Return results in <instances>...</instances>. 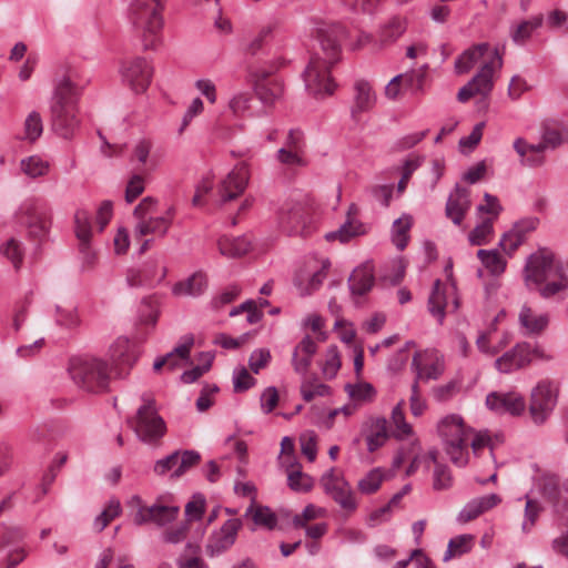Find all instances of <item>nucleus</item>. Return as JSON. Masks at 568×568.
<instances>
[{"instance_id":"obj_1","label":"nucleus","mask_w":568,"mask_h":568,"mask_svg":"<svg viewBox=\"0 0 568 568\" xmlns=\"http://www.w3.org/2000/svg\"><path fill=\"white\" fill-rule=\"evenodd\" d=\"M321 52H316L304 71L306 90L315 95H328L335 90V83L329 75L331 68L339 60L341 45L346 38L344 27L329 26L320 30Z\"/></svg>"},{"instance_id":"obj_2","label":"nucleus","mask_w":568,"mask_h":568,"mask_svg":"<svg viewBox=\"0 0 568 568\" xmlns=\"http://www.w3.org/2000/svg\"><path fill=\"white\" fill-rule=\"evenodd\" d=\"M78 98V88L68 77L57 81L50 101V122L52 131L60 138L71 139L80 126Z\"/></svg>"},{"instance_id":"obj_3","label":"nucleus","mask_w":568,"mask_h":568,"mask_svg":"<svg viewBox=\"0 0 568 568\" xmlns=\"http://www.w3.org/2000/svg\"><path fill=\"white\" fill-rule=\"evenodd\" d=\"M163 0H133L130 4V22L140 34L145 50L156 48L158 34L163 27Z\"/></svg>"},{"instance_id":"obj_4","label":"nucleus","mask_w":568,"mask_h":568,"mask_svg":"<svg viewBox=\"0 0 568 568\" xmlns=\"http://www.w3.org/2000/svg\"><path fill=\"white\" fill-rule=\"evenodd\" d=\"M158 199L153 196L143 197L133 210V216L136 220L134 225L135 236L153 235L156 237H164L175 216V207L169 206L163 214L158 213Z\"/></svg>"},{"instance_id":"obj_5","label":"nucleus","mask_w":568,"mask_h":568,"mask_svg":"<svg viewBox=\"0 0 568 568\" xmlns=\"http://www.w3.org/2000/svg\"><path fill=\"white\" fill-rule=\"evenodd\" d=\"M69 373L73 382L88 392H103L109 386V367L102 359L94 357L72 358Z\"/></svg>"},{"instance_id":"obj_6","label":"nucleus","mask_w":568,"mask_h":568,"mask_svg":"<svg viewBox=\"0 0 568 568\" xmlns=\"http://www.w3.org/2000/svg\"><path fill=\"white\" fill-rule=\"evenodd\" d=\"M143 404L138 408L133 418V429L140 440L146 444H154L161 439L166 432L164 419L159 415L155 400L151 395L142 396Z\"/></svg>"},{"instance_id":"obj_7","label":"nucleus","mask_w":568,"mask_h":568,"mask_svg":"<svg viewBox=\"0 0 568 568\" xmlns=\"http://www.w3.org/2000/svg\"><path fill=\"white\" fill-rule=\"evenodd\" d=\"M129 505L135 510L133 523L136 526L154 524L163 527L174 521L180 513V507L165 504L164 497H159L152 505H146L140 496L135 495L131 497Z\"/></svg>"},{"instance_id":"obj_8","label":"nucleus","mask_w":568,"mask_h":568,"mask_svg":"<svg viewBox=\"0 0 568 568\" xmlns=\"http://www.w3.org/2000/svg\"><path fill=\"white\" fill-rule=\"evenodd\" d=\"M501 67L503 58L495 49L490 60L485 62L468 83L459 89L457 93L458 101L465 103L475 95H489L494 88V75Z\"/></svg>"},{"instance_id":"obj_9","label":"nucleus","mask_w":568,"mask_h":568,"mask_svg":"<svg viewBox=\"0 0 568 568\" xmlns=\"http://www.w3.org/2000/svg\"><path fill=\"white\" fill-rule=\"evenodd\" d=\"M559 387L549 379L540 381L531 390L529 414L535 424H544L554 412L558 399Z\"/></svg>"},{"instance_id":"obj_10","label":"nucleus","mask_w":568,"mask_h":568,"mask_svg":"<svg viewBox=\"0 0 568 568\" xmlns=\"http://www.w3.org/2000/svg\"><path fill=\"white\" fill-rule=\"evenodd\" d=\"M19 219L27 226L31 236L43 239L48 235L51 226V210L44 202L29 199L21 204Z\"/></svg>"},{"instance_id":"obj_11","label":"nucleus","mask_w":568,"mask_h":568,"mask_svg":"<svg viewBox=\"0 0 568 568\" xmlns=\"http://www.w3.org/2000/svg\"><path fill=\"white\" fill-rule=\"evenodd\" d=\"M458 308L459 296L456 284L436 280L428 298L429 313L442 324L447 313L456 312Z\"/></svg>"},{"instance_id":"obj_12","label":"nucleus","mask_w":568,"mask_h":568,"mask_svg":"<svg viewBox=\"0 0 568 568\" xmlns=\"http://www.w3.org/2000/svg\"><path fill=\"white\" fill-rule=\"evenodd\" d=\"M561 261L547 250H538L532 253L525 265V281L528 286H542L552 276Z\"/></svg>"},{"instance_id":"obj_13","label":"nucleus","mask_w":568,"mask_h":568,"mask_svg":"<svg viewBox=\"0 0 568 568\" xmlns=\"http://www.w3.org/2000/svg\"><path fill=\"white\" fill-rule=\"evenodd\" d=\"M320 481L324 493L338 504L341 508L349 513L356 510V498L349 483L344 478L342 473H337L334 468H331L322 475Z\"/></svg>"},{"instance_id":"obj_14","label":"nucleus","mask_w":568,"mask_h":568,"mask_svg":"<svg viewBox=\"0 0 568 568\" xmlns=\"http://www.w3.org/2000/svg\"><path fill=\"white\" fill-rule=\"evenodd\" d=\"M331 266L328 258L317 261L310 258L294 277V286L301 296H307L320 290L327 277V270Z\"/></svg>"},{"instance_id":"obj_15","label":"nucleus","mask_w":568,"mask_h":568,"mask_svg":"<svg viewBox=\"0 0 568 568\" xmlns=\"http://www.w3.org/2000/svg\"><path fill=\"white\" fill-rule=\"evenodd\" d=\"M120 73L123 83L134 93H143L151 83L153 68L145 58L135 57L122 62Z\"/></svg>"},{"instance_id":"obj_16","label":"nucleus","mask_w":568,"mask_h":568,"mask_svg":"<svg viewBox=\"0 0 568 568\" xmlns=\"http://www.w3.org/2000/svg\"><path fill=\"white\" fill-rule=\"evenodd\" d=\"M242 526L240 518H232L227 519L220 529L212 531L205 545L206 555L215 558L231 549Z\"/></svg>"},{"instance_id":"obj_17","label":"nucleus","mask_w":568,"mask_h":568,"mask_svg":"<svg viewBox=\"0 0 568 568\" xmlns=\"http://www.w3.org/2000/svg\"><path fill=\"white\" fill-rule=\"evenodd\" d=\"M415 381L438 379L445 371L444 357L437 351L416 352L412 359Z\"/></svg>"},{"instance_id":"obj_18","label":"nucleus","mask_w":568,"mask_h":568,"mask_svg":"<svg viewBox=\"0 0 568 568\" xmlns=\"http://www.w3.org/2000/svg\"><path fill=\"white\" fill-rule=\"evenodd\" d=\"M487 407L497 414L521 415L526 409V400L523 395L516 392L489 393L486 397Z\"/></svg>"},{"instance_id":"obj_19","label":"nucleus","mask_w":568,"mask_h":568,"mask_svg":"<svg viewBox=\"0 0 568 568\" xmlns=\"http://www.w3.org/2000/svg\"><path fill=\"white\" fill-rule=\"evenodd\" d=\"M90 213L85 210H78L74 214V232L79 240V250L83 256V267H91L94 261V254L90 248L92 237Z\"/></svg>"},{"instance_id":"obj_20","label":"nucleus","mask_w":568,"mask_h":568,"mask_svg":"<svg viewBox=\"0 0 568 568\" xmlns=\"http://www.w3.org/2000/svg\"><path fill=\"white\" fill-rule=\"evenodd\" d=\"M248 168L245 163H239L222 181L219 189L221 201L227 202L241 195L248 182Z\"/></svg>"},{"instance_id":"obj_21","label":"nucleus","mask_w":568,"mask_h":568,"mask_svg":"<svg viewBox=\"0 0 568 568\" xmlns=\"http://www.w3.org/2000/svg\"><path fill=\"white\" fill-rule=\"evenodd\" d=\"M158 270L159 263L156 260H150L140 266L131 267L126 272V283L131 287L152 286L165 276L164 267L160 275H158Z\"/></svg>"},{"instance_id":"obj_22","label":"nucleus","mask_w":568,"mask_h":568,"mask_svg":"<svg viewBox=\"0 0 568 568\" xmlns=\"http://www.w3.org/2000/svg\"><path fill=\"white\" fill-rule=\"evenodd\" d=\"M363 434L365 437L367 450L374 453L383 447L390 434L385 417H371L364 425Z\"/></svg>"},{"instance_id":"obj_23","label":"nucleus","mask_w":568,"mask_h":568,"mask_svg":"<svg viewBox=\"0 0 568 568\" xmlns=\"http://www.w3.org/2000/svg\"><path fill=\"white\" fill-rule=\"evenodd\" d=\"M501 503V498L497 494H489L470 499L458 513L457 521L459 524L469 523L481 514L490 510Z\"/></svg>"},{"instance_id":"obj_24","label":"nucleus","mask_w":568,"mask_h":568,"mask_svg":"<svg viewBox=\"0 0 568 568\" xmlns=\"http://www.w3.org/2000/svg\"><path fill=\"white\" fill-rule=\"evenodd\" d=\"M130 161L138 163L148 171H154L160 164L158 154L154 152V142L150 138L138 139L131 149Z\"/></svg>"},{"instance_id":"obj_25","label":"nucleus","mask_w":568,"mask_h":568,"mask_svg":"<svg viewBox=\"0 0 568 568\" xmlns=\"http://www.w3.org/2000/svg\"><path fill=\"white\" fill-rule=\"evenodd\" d=\"M470 207L469 191L467 189L456 185L454 192L446 202V216L452 220L455 225H460L466 213Z\"/></svg>"},{"instance_id":"obj_26","label":"nucleus","mask_w":568,"mask_h":568,"mask_svg":"<svg viewBox=\"0 0 568 568\" xmlns=\"http://www.w3.org/2000/svg\"><path fill=\"white\" fill-rule=\"evenodd\" d=\"M524 335H540L549 325V314L524 305L518 314Z\"/></svg>"},{"instance_id":"obj_27","label":"nucleus","mask_w":568,"mask_h":568,"mask_svg":"<svg viewBox=\"0 0 568 568\" xmlns=\"http://www.w3.org/2000/svg\"><path fill=\"white\" fill-rule=\"evenodd\" d=\"M526 342L517 343L510 351L504 353L495 361V367L498 372L508 374L529 365L527 357Z\"/></svg>"},{"instance_id":"obj_28","label":"nucleus","mask_w":568,"mask_h":568,"mask_svg":"<svg viewBox=\"0 0 568 568\" xmlns=\"http://www.w3.org/2000/svg\"><path fill=\"white\" fill-rule=\"evenodd\" d=\"M376 104V93L372 84L363 79L354 83V98L352 105V116L356 119L358 114L369 112Z\"/></svg>"},{"instance_id":"obj_29","label":"nucleus","mask_w":568,"mask_h":568,"mask_svg":"<svg viewBox=\"0 0 568 568\" xmlns=\"http://www.w3.org/2000/svg\"><path fill=\"white\" fill-rule=\"evenodd\" d=\"M356 211L357 207L355 204H352L348 209L346 221L337 231L327 233L326 239L328 241L338 240L342 243H346L356 236L366 234V226L354 217Z\"/></svg>"},{"instance_id":"obj_30","label":"nucleus","mask_w":568,"mask_h":568,"mask_svg":"<svg viewBox=\"0 0 568 568\" xmlns=\"http://www.w3.org/2000/svg\"><path fill=\"white\" fill-rule=\"evenodd\" d=\"M514 150L519 156V163L527 168H538L545 163L542 145L528 143L523 138H517L513 143Z\"/></svg>"},{"instance_id":"obj_31","label":"nucleus","mask_w":568,"mask_h":568,"mask_svg":"<svg viewBox=\"0 0 568 568\" xmlns=\"http://www.w3.org/2000/svg\"><path fill=\"white\" fill-rule=\"evenodd\" d=\"M374 282V265L371 262L363 263L356 267L348 278V285L352 294L359 296L369 292Z\"/></svg>"},{"instance_id":"obj_32","label":"nucleus","mask_w":568,"mask_h":568,"mask_svg":"<svg viewBox=\"0 0 568 568\" xmlns=\"http://www.w3.org/2000/svg\"><path fill=\"white\" fill-rule=\"evenodd\" d=\"M407 30V19L395 14L383 22L377 30V39L381 45L395 43Z\"/></svg>"},{"instance_id":"obj_33","label":"nucleus","mask_w":568,"mask_h":568,"mask_svg":"<svg viewBox=\"0 0 568 568\" xmlns=\"http://www.w3.org/2000/svg\"><path fill=\"white\" fill-rule=\"evenodd\" d=\"M110 357L116 365L132 366L138 357L139 351L125 336H119L109 348Z\"/></svg>"},{"instance_id":"obj_34","label":"nucleus","mask_w":568,"mask_h":568,"mask_svg":"<svg viewBox=\"0 0 568 568\" xmlns=\"http://www.w3.org/2000/svg\"><path fill=\"white\" fill-rule=\"evenodd\" d=\"M268 74L263 72L258 74L256 72H252L251 77L254 81V91L260 101L266 105H273L283 94V88L277 82H268V83H258L261 80L265 79Z\"/></svg>"},{"instance_id":"obj_35","label":"nucleus","mask_w":568,"mask_h":568,"mask_svg":"<svg viewBox=\"0 0 568 568\" xmlns=\"http://www.w3.org/2000/svg\"><path fill=\"white\" fill-rule=\"evenodd\" d=\"M568 290V262H562L557 266L552 276L546 282V285L539 287V293L544 298H550Z\"/></svg>"},{"instance_id":"obj_36","label":"nucleus","mask_w":568,"mask_h":568,"mask_svg":"<svg viewBox=\"0 0 568 568\" xmlns=\"http://www.w3.org/2000/svg\"><path fill=\"white\" fill-rule=\"evenodd\" d=\"M438 433L445 444L468 438L463 418L458 415H449L443 418L438 424Z\"/></svg>"},{"instance_id":"obj_37","label":"nucleus","mask_w":568,"mask_h":568,"mask_svg":"<svg viewBox=\"0 0 568 568\" xmlns=\"http://www.w3.org/2000/svg\"><path fill=\"white\" fill-rule=\"evenodd\" d=\"M207 287L206 275L202 272H195L184 281L178 282L172 293L176 296H192L196 297L202 295Z\"/></svg>"},{"instance_id":"obj_38","label":"nucleus","mask_w":568,"mask_h":568,"mask_svg":"<svg viewBox=\"0 0 568 568\" xmlns=\"http://www.w3.org/2000/svg\"><path fill=\"white\" fill-rule=\"evenodd\" d=\"M542 14H537L513 24L509 30L513 42L517 45H524L531 38L532 33L542 26Z\"/></svg>"},{"instance_id":"obj_39","label":"nucleus","mask_w":568,"mask_h":568,"mask_svg":"<svg viewBox=\"0 0 568 568\" xmlns=\"http://www.w3.org/2000/svg\"><path fill=\"white\" fill-rule=\"evenodd\" d=\"M488 43L475 44L465 50L455 61L454 68L457 74L469 72L474 65L488 52Z\"/></svg>"},{"instance_id":"obj_40","label":"nucleus","mask_w":568,"mask_h":568,"mask_svg":"<svg viewBox=\"0 0 568 568\" xmlns=\"http://www.w3.org/2000/svg\"><path fill=\"white\" fill-rule=\"evenodd\" d=\"M304 209L300 203H285L278 211V223L284 231L293 232L303 223Z\"/></svg>"},{"instance_id":"obj_41","label":"nucleus","mask_w":568,"mask_h":568,"mask_svg":"<svg viewBox=\"0 0 568 568\" xmlns=\"http://www.w3.org/2000/svg\"><path fill=\"white\" fill-rule=\"evenodd\" d=\"M219 250L225 256L237 257L251 250V242L246 236H223L219 240Z\"/></svg>"},{"instance_id":"obj_42","label":"nucleus","mask_w":568,"mask_h":568,"mask_svg":"<svg viewBox=\"0 0 568 568\" xmlns=\"http://www.w3.org/2000/svg\"><path fill=\"white\" fill-rule=\"evenodd\" d=\"M254 95L251 91H235L229 99L227 108L234 118L248 115Z\"/></svg>"},{"instance_id":"obj_43","label":"nucleus","mask_w":568,"mask_h":568,"mask_svg":"<svg viewBox=\"0 0 568 568\" xmlns=\"http://www.w3.org/2000/svg\"><path fill=\"white\" fill-rule=\"evenodd\" d=\"M413 225V217L409 214H403L394 221L392 225V241L395 246L403 251L408 243V232Z\"/></svg>"},{"instance_id":"obj_44","label":"nucleus","mask_w":568,"mask_h":568,"mask_svg":"<svg viewBox=\"0 0 568 568\" xmlns=\"http://www.w3.org/2000/svg\"><path fill=\"white\" fill-rule=\"evenodd\" d=\"M199 554L200 546L194 542H187L184 551L176 559V566L179 568H210Z\"/></svg>"},{"instance_id":"obj_45","label":"nucleus","mask_w":568,"mask_h":568,"mask_svg":"<svg viewBox=\"0 0 568 568\" xmlns=\"http://www.w3.org/2000/svg\"><path fill=\"white\" fill-rule=\"evenodd\" d=\"M385 478L386 471L383 468H373L358 480L357 488L364 495L374 494L379 489Z\"/></svg>"},{"instance_id":"obj_46","label":"nucleus","mask_w":568,"mask_h":568,"mask_svg":"<svg viewBox=\"0 0 568 568\" xmlns=\"http://www.w3.org/2000/svg\"><path fill=\"white\" fill-rule=\"evenodd\" d=\"M477 256L484 266L493 274L500 275L505 272L506 261L500 256L497 250H478Z\"/></svg>"},{"instance_id":"obj_47","label":"nucleus","mask_w":568,"mask_h":568,"mask_svg":"<svg viewBox=\"0 0 568 568\" xmlns=\"http://www.w3.org/2000/svg\"><path fill=\"white\" fill-rule=\"evenodd\" d=\"M427 70L428 65L424 64L418 69L402 73L400 75L403 77V87L412 93L423 91Z\"/></svg>"},{"instance_id":"obj_48","label":"nucleus","mask_w":568,"mask_h":568,"mask_svg":"<svg viewBox=\"0 0 568 568\" xmlns=\"http://www.w3.org/2000/svg\"><path fill=\"white\" fill-rule=\"evenodd\" d=\"M160 315L158 301L153 297L143 298L139 307V323L154 326Z\"/></svg>"},{"instance_id":"obj_49","label":"nucleus","mask_w":568,"mask_h":568,"mask_svg":"<svg viewBox=\"0 0 568 568\" xmlns=\"http://www.w3.org/2000/svg\"><path fill=\"white\" fill-rule=\"evenodd\" d=\"M468 438L463 440L449 442L445 444V449L450 460L458 467L468 464Z\"/></svg>"},{"instance_id":"obj_50","label":"nucleus","mask_w":568,"mask_h":568,"mask_svg":"<svg viewBox=\"0 0 568 568\" xmlns=\"http://www.w3.org/2000/svg\"><path fill=\"white\" fill-rule=\"evenodd\" d=\"M43 132L42 118L39 112H30L23 123V140L29 142L37 141Z\"/></svg>"},{"instance_id":"obj_51","label":"nucleus","mask_w":568,"mask_h":568,"mask_svg":"<svg viewBox=\"0 0 568 568\" xmlns=\"http://www.w3.org/2000/svg\"><path fill=\"white\" fill-rule=\"evenodd\" d=\"M345 392L355 402H372L376 395L374 386L367 382L346 384Z\"/></svg>"},{"instance_id":"obj_52","label":"nucleus","mask_w":568,"mask_h":568,"mask_svg":"<svg viewBox=\"0 0 568 568\" xmlns=\"http://www.w3.org/2000/svg\"><path fill=\"white\" fill-rule=\"evenodd\" d=\"M121 514V504L118 499L109 500L105 508L95 517L93 528L101 532L111 520Z\"/></svg>"},{"instance_id":"obj_53","label":"nucleus","mask_w":568,"mask_h":568,"mask_svg":"<svg viewBox=\"0 0 568 568\" xmlns=\"http://www.w3.org/2000/svg\"><path fill=\"white\" fill-rule=\"evenodd\" d=\"M474 537L471 535H460L452 538L448 542L447 550L444 555L443 560L448 561L453 557L462 556L471 549V541Z\"/></svg>"},{"instance_id":"obj_54","label":"nucleus","mask_w":568,"mask_h":568,"mask_svg":"<svg viewBox=\"0 0 568 568\" xmlns=\"http://www.w3.org/2000/svg\"><path fill=\"white\" fill-rule=\"evenodd\" d=\"M214 359V355L210 352H203L200 354L199 361L201 362L200 365L194 366L193 368L185 371L181 375V379L185 384L194 383L197 378H200L204 373H206L211 366L212 362Z\"/></svg>"},{"instance_id":"obj_55","label":"nucleus","mask_w":568,"mask_h":568,"mask_svg":"<svg viewBox=\"0 0 568 568\" xmlns=\"http://www.w3.org/2000/svg\"><path fill=\"white\" fill-rule=\"evenodd\" d=\"M252 514V519L255 525L263 526L267 529H273L277 524L275 514L268 507H256L250 506L245 513V516Z\"/></svg>"},{"instance_id":"obj_56","label":"nucleus","mask_w":568,"mask_h":568,"mask_svg":"<svg viewBox=\"0 0 568 568\" xmlns=\"http://www.w3.org/2000/svg\"><path fill=\"white\" fill-rule=\"evenodd\" d=\"M392 423L395 426L393 435L402 439L412 434V426L406 423L404 415V400H400L392 410Z\"/></svg>"},{"instance_id":"obj_57","label":"nucleus","mask_w":568,"mask_h":568,"mask_svg":"<svg viewBox=\"0 0 568 568\" xmlns=\"http://www.w3.org/2000/svg\"><path fill=\"white\" fill-rule=\"evenodd\" d=\"M433 464L435 466L433 473V488L435 490L449 489L454 483L450 469L448 468V466L438 463L437 459L436 463Z\"/></svg>"},{"instance_id":"obj_58","label":"nucleus","mask_w":568,"mask_h":568,"mask_svg":"<svg viewBox=\"0 0 568 568\" xmlns=\"http://www.w3.org/2000/svg\"><path fill=\"white\" fill-rule=\"evenodd\" d=\"M493 232V219H486L469 233L468 241L471 245H485L489 242Z\"/></svg>"},{"instance_id":"obj_59","label":"nucleus","mask_w":568,"mask_h":568,"mask_svg":"<svg viewBox=\"0 0 568 568\" xmlns=\"http://www.w3.org/2000/svg\"><path fill=\"white\" fill-rule=\"evenodd\" d=\"M341 365L342 362L337 346H329L326 351L325 361L322 366L323 375L328 379L334 378L337 375Z\"/></svg>"},{"instance_id":"obj_60","label":"nucleus","mask_w":568,"mask_h":568,"mask_svg":"<svg viewBox=\"0 0 568 568\" xmlns=\"http://www.w3.org/2000/svg\"><path fill=\"white\" fill-rule=\"evenodd\" d=\"M21 170L30 178H39L47 174L49 164L38 155L29 156L21 161Z\"/></svg>"},{"instance_id":"obj_61","label":"nucleus","mask_w":568,"mask_h":568,"mask_svg":"<svg viewBox=\"0 0 568 568\" xmlns=\"http://www.w3.org/2000/svg\"><path fill=\"white\" fill-rule=\"evenodd\" d=\"M276 160L287 168H302L307 164L306 158L304 153L287 150L286 148L282 146L276 152Z\"/></svg>"},{"instance_id":"obj_62","label":"nucleus","mask_w":568,"mask_h":568,"mask_svg":"<svg viewBox=\"0 0 568 568\" xmlns=\"http://www.w3.org/2000/svg\"><path fill=\"white\" fill-rule=\"evenodd\" d=\"M287 481L291 489L295 491H308L313 487V479L308 475L302 473L300 468L292 465L288 470Z\"/></svg>"},{"instance_id":"obj_63","label":"nucleus","mask_w":568,"mask_h":568,"mask_svg":"<svg viewBox=\"0 0 568 568\" xmlns=\"http://www.w3.org/2000/svg\"><path fill=\"white\" fill-rule=\"evenodd\" d=\"M329 386L317 381H305L301 385V394L304 400L311 402L315 397L329 395Z\"/></svg>"},{"instance_id":"obj_64","label":"nucleus","mask_w":568,"mask_h":568,"mask_svg":"<svg viewBox=\"0 0 568 568\" xmlns=\"http://www.w3.org/2000/svg\"><path fill=\"white\" fill-rule=\"evenodd\" d=\"M146 179L141 173H134L130 176L125 187V201L132 203L145 190Z\"/></svg>"}]
</instances>
